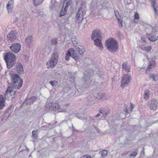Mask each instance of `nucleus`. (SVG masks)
Listing matches in <instances>:
<instances>
[{"instance_id": "8fccbe9b", "label": "nucleus", "mask_w": 158, "mask_h": 158, "mask_svg": "<svg viewBox=\"0 0 158 158\" xmlns=\"http://www.w3.org/2000/svg\"><path fill=\"white\" fill-rule=\"evenodd\" d=\"M86 77H87L86 76H85V75H84V79H85V83H87L88 82V80H86Z\"/></svg>"}, {"instance_id": "a18cd8bd", "label": "nucleus", "mask_w": 158, "mask_h": 158, "mask_svg": "<svg viewBox=\"0 0 158 158\" xmlns=\"http://www.w3.org/2000/svg\"><path fill=\"white\" fill-rule=\"evenodd\" d=\"M109 113V111H106V112H103V116L104 117H105Z\"/></svg>"}, {"instance_id": "c85d7f7f", "label": "nucleus", "mask_w": 158, "mask_h": 158, "mask_svg": "<svg viewBox=\"0 0 158 158\" xmlns=\"http://www.w3.org/2000/svg\"><path fill=\"white\" fill-rule=\"evenodd\" d=\"M71 56V57H72L75 60H77L79 58L78 54L76 53L75 50L74 51V52H73V54H72Z\"/></svg>"}, {"instance_id": "e2e57ef3", "label": "nucleus", "mask_w": 158, "mask_h": 158, "mask_svg": "<svg viewBox=\"0 0 158 158\" xmlns=\"http://www.w3.org/2000/svg\"><path fill=\"white\" fill-rule=\"evenodd\" d=\"M93 73H92V74H91L90 75H92V74Z\"/></svg>"}, {"instance_id": "bb28decb", "label": "nucleus", "mask_w": 158, "mask_h": 158, "mask_svg": "<svg viewBox=\"0 0 158 158\" xmlns=\"http://www.w3.org/2000/svg\"><path fill=\"white\" fill-rule=\"evenodd\" d=\"M98 95L99 96V98L101 100H105L106 98L105 93H98Z\"/></svg>"}, {"instance_id": "f8f14e48", "label": "nucleus", "mask_w": 158, "mask_h": 158, "mask_svg": "<svg viewBox=\"0 0 158 158\" xmlns=\"http://www.w3.org/2000/svg\"><path fill=\"white\" fill-rule=\"evenodd\" d=\"M49 109L52 110H57L59 108L60 106L57 103H52L48 104Z\"/></svg>"}, {"instance_id": "f3484780", "label": "nucleus", "mask_w": 158, "mask_h": 158, "mask_svg": "<svg viewBox=\"0 0 158 158\" xmlns=\"http://www.w3.org/2000/svg\"><path fill=\"white\" fill-rule=\"evenodd\" d=\"M93 40L94 41V44L99 47L101 50H102L103 49V45L100 40L97 38Z\"/></svg>"}, {"instance_id": "4be33fe9", "label": "nucleus", "mask_w": 158, "mask_h": 158, "mask_svg": "<svg viewBox=\"0 0 158 158\" xmlns=\"http://www.w3.org/2000/svg\"><path fill=\"white\" fill-rule=\"evenodd\" d=\"M125 109H124V111L126 113H128V114L129 113L131 112L132 110V109L133 108V105L132 104V103H130V110L127 109V106H125Z\"/></svg>"}, {"instance_id": "9b49d317", "label": "nucleus", "mask_w": 158, "mask_h": 158, "mask_svg": "<svg viewBox=\"0 0 158 158\" xmlns=\"http://www.w3.org/2000/svg\"><path fill=\"white\" fill-rule=\"evenodd\" d=\"M16 38V35L15 32L13 31H11L7 35V39L9 43L11 42L12 41L15 40Z\"/></svg>"}, {"instance_id": "e433bc0d", "label": "nucleus", "mask_w": 158, "mask_h": 158, "mask_svg": "<svg viewBox=\"0 0 158 158\" xmlns=\"http://www.w3.org/2000/svg\"><path fill=\"white\" fill-rule=\"evenodd\" d=\"M102 153V157H105L106 156L107 154V152L106 150H104L101 152Z\"/></svg>"}, {"instance_id": "cd10ccee", "label": "nucleus", "mask_w": 158, "mask_h": 158, "mask_svg": "<svg viewBox=\"0 0 158 158\" xmlns=\"http://www.w3.org/2000/svg\"><path fill=\"white\" fill-rule=\"evenodd\" d=\"M138 153V149H136L135 150V151H133V152L131 153L129 155V157H131V156H133L134 157Z\"/></svg>"}, {"instance_id": "9d476101", "label": "nucleus", "mask_w": 158, "mask_h": 158, "mask_svg": "<svg viewBox=\"0 0 158 158\" xmlns=\"http://www.w3.org/2000/svg\"><path fill=\"white\" fill-rule=\"evenodd\" d=\"M101 37V32L99 30H96L93 32L91 35V38L92 40L99 39Z\"/></svg>"}, {"instance_id": "58836bf2", "label": "nucleus", "mask_w": 158, "mask_h": 158, "mask_svg": "<svg viewBox=\"0 0 158 158\" xmlns=\"http://www.w3.org/2000/svg\"><path fill=\"white\" fill-rule=\"evenodd\" d=\"M115 15L116 17V19L120 18V15H119L118 12L116 10V11H114Z\"/></svg>"}, {"instance_id": "c03bdc74", "label": "nucleus", "mask_w": 158, "mask_h": 158, "mask_svg": "<svg viewBox=\"0 0 158 158\" xmlns=\"http://www.w3.org/2000/svg\"><path fill=\"white\" fill-rule=\"evenodd\" d=\"M51 3L52 4V6H50V8L52 9L53 7L54 6V5H55V3L56 2V1L55 0H51Z\"/></svg>"}, {"instance_id": "3c124183", "label": "nucleus", "mask_w": 158, "mask_h": 158, "mask_svg": "<svg viewBox=\"0 0 158 158\" xmlns=\"http://www.w3.org/2000/svg\"><path fill=\"white\" fill-rule=\"evenodd\" d=\"M146 47H144L143 45H141L140 46V48L143 50H145V48Z\"/></svg>"}, {"instance_id": "5fc2aeb1", "label": "nucleus", "mask_w": 158, "mask_h": 158, "mask_svg": "<svg viewBox=\"0 0 158 158\" xmlns=\"http://www.w3.org/2000/svg\"><path fill=\"white\" fill-rule=\"evenodd\" d=\"M47 48L48 49V50L47 52V54H49L50 52V49H49V48Z\"/></svg>"}, {"instance_id": "69168bd1", "label": "nucleus", "mask_w": 158, "mask_h": 158, "mask_svg": "<svg viewBox=\"0 0 158 158\" xmlns=\"http://www.w3.org/2000/svg\"><path fill=\"white\" fill-rule=\"evenodd\" d=\"M73 44H74V43H73Z\"/></svg>"}, {"instance_id": "7c9ffc66", "label": "nucleus", "mask_w": 158, "mask_h": 158, "mask_svg": "<svg viewBox=\"0 0 158 158\" xmlns=\"http://www.w3.org/2000/svg\"><path fill=\"white\" fill-rule=\"evenodd\" d=\"M152 6L153 8L154 11V15L156 16L157 15V11L158 9H157V7L156 6V4L153 5H152Z\"/></svg>"}, {"instance_id": "72a5a7b5", "label": "nucleus", "mask_w": 158, "mask_h": 158, "mask_svg": "<svg viewBox=\"0 0 158 158\" xmlns=\"http://www.w3.org/2000/svg\"><path fill=\"white\" fill-rule=\"evenodd\" d=\"M58 40L56 38L52 39L51 40V43L53 45H56L57 43Z\"/></svg>"}, {"instance_id": "c756f323", "label": "nucleus", "mask_w": 158, "mask_h": 158, "mask_svg": "<svg viewBox=\"0 0 158 158\" xmlns=\"http://www.w3.org/2000/svg\"><path fill=\"white\" fill-rule=\"evenodd\" d=\"M37 99L36 97L35 96L31 97L29 99V104H33L34 102H35Z\"/></svg>"}, {"instance_id": "ddd939ff", "label": "nucleus", "mask_w": 158, "mask_h": 158, "mask_svg": "<svg viewBox=\"0 0 158 158\" xmlns=\"http://www.w3.org/2000/svg\"><path fill=\"white\" fill-rule=\"evenodd\" d=\"M16 70L17 73L19 74H22L23 73V66L21 63L18 62L16 64Z\"/></svg>"}, {"instance_id": "20e7f679", "label": "nucleus", "mask_w": 158, "mask_h": 158, "mask_svg": "<svg viewBox=\"0 0 158 158\" xmlns=\"http://www.w3.org/2000/svg\"><path fill=\"white\" fill-rule=\"evenodd\" d=\"M11 82L13 83V87L14 88L19 89L22 85L23 81L19 76L17 74H14L11 75Z\"/></svg>"}, {"instance_id": "393cba45", "label": "nucleus", "mask_w": 158, "mask_h": 158, "mask_svg": "<svg viewBox=\"0 0 158 158\" xmlns=\"http://www.w3.org/2000/svg\"><path fill=\"white\" fill-rule=\"evenodd\" d=\"M127 63L126 62H124L122 65V68L127 72L130 71L129 68L127 66Z\"/></svg>"}, {"instance_id": "4c0bfd02", "label": "nucleus", "mask_w": 158, "mask_h": 158, "mask_svg": "<svg viewBox=\"0 0 158 158\" xmlns=\"http://www.w3.org/2000/svg\"><path fill=\"white\" fill-rule=\"evenodd\" d=\"M152 49V48L151 46H149L146 47L145 48V51L147 52H149Z\"/></svg>"}, {"instance_id": "a878e982", "label": "nucleus", "mask_w": 158, "mask_h": 158, "mask_svg": "<svg viewBox=\"0 0 158 158\" xmlns=\"http://www.w3.org/2000/svg\"><path fill=\"white\" fill-rule=\"evenodd\" d=\"M74 50L73 48H70L67 51L66 54L70 57H71L73 52H74Z\"/></svg>"}, {"instance_id": "39448f33", "label": "nucleus", "mask_w": 158, "mask_h": 158, "mask_svg": "<svg viewBox=\"0 0 158 158\" xmlns=\"http://www.w3.org/2000/svg\"><path fill=\"white\" fill-rule=\"evenodd\" d=\"M58 55L57 52L55 51L52 55L51 58L49 60V67L53 68L56 65L58 62Z\"/></svg>"}, {"instance_id": "b1692460", "label": "nucleus", "mask_w": 158, "mask_h": 158, "mask_svg": "<svg viewBox=\"0 0 158 158\" xmlns=\"http://www.w3.org/2000/svg\"><path fill=\"white\" fill-rule=\"evenodd\" d=\"M43 1V0H33V3L34 6H36L41 4Z\"/></svg>"}, {"instance_id": "2eb2a0df", "label": "nucleus", "mask_w": 158, "mask_h": 158, "mask_svg": "<svg viewBox=\"0 0 158 158\" xmlns=\"http://www.w3.org/2000/svg\"><path fill=\"white\" fill-rule=\"evenodd\" d=\"M14 2L13 0H11L9 1L6 6V8L8 10V12H10L12 11L14 7Z\"/></svg>"}, {"instance_id": "79ce46f5", "label": "nucleus", "mask_w": 158, "mask_h": 158, "mask_svg": "<svg viewBox=\"0 0 158 158\" xmlns=\"http://www.w3.org/2000/svg\"><path fill=\"white\" fill-rule=\"evenodd\" d=\"M77 118H79V119H81L84 121H85L86 120V118H85V117L83 118L82 116H81L79 115H78L77 116Z\"/></svg>"}, {"instance_id": "13d9d810", "label": "nucleus", "mask_w": 158, "mask_h": 158, "mask_svg": "<svg viewBox=\"0 0 158 158\" xmlns=\"http://www.w3.org/2000/svg\"><path fill=\"white\" fill-rule=\"evenodd\" d=\"M88 76H88L87 77H88V79H89V81H90L89 79H90V76L89 75H88Z\"/></svg>"}, {"instance_id": "4468645a", "label": "nucleus", "mask_w": 158, "mask_h": 158, "mask_svg": "<svg viewBox=\"0 0 158 158\" xmlns=\"http://www.w3.org/2000/svg\"><path fill=\"white\" fill-rule=\"evenodd\" d=\"M146 36L148 39L151 41L154 42L158 38L157 36L149 33H146Z\"/></svg>"}, {"instance_id": "052dcab7", "label": "nucleus", "mask_w": 158, "mask_h": 158, "mask_svg": "<svg viewBox=\"0 0 158 158\" xmlns=\"http://www.w3.org/2000/svg\"><path fill=\"white\" fill-rule=\"evenodd\" d=\"M144 151V149H143V151H142V152H143V151Z\"/></svg>"}, {"instance_id": "603ef678", "label": "nucleus", "mask_w": 158, "mask_h": 158, "mask_svg": "<svg viewBox=\"0 0 158 158\" xmlns=\"http://www.w3.org/2000/svg\"><path fill=\"white\" fill-rule=\"evenodd\" d=\"M119 24V27L121 28L123 27V23L122 22H120V23Z\"/></svg>"}, {"instance_id": "c9c22d12", "label": "nucleus", "mask_w": 158, "mask_h": 158, "mask_svg": "<svg viewBox=\"0 0 158 158\" xmlns=\"http://www.w3.org/2000/svg\"><path fill=\"white\" fill-rule=\"evenodd\" d=\"M77 50L79 54L81 55L84 53L85 51L84 49L80 48L78 47L77 48Z\"/></svg>"}, {"instance_id": "09e8293b", "label": "nucleus", "mask_w": 158, "mask_h": 158, "mask_svg": "<svg viewBox=\"0 0 158 158\" xmlns=\"http://www.w3.org/2000/svg\"><path fill=\"white\" fill-rule=\"evenodd\" d=\"M82 158H92L90 156L85 155L83 156Z\"/></svg>"}, {"instance_id": "473e14b6", "label": "nucleus", "mask_w": 158, "mask_h": 158, "mask_svg": "<svg viewBox=\"0 0 158 158\" xmlns=\"http://www.w3.org/2000/svg\"><path fill=\"white\" fill-rule=\"evenodd\" d=\"M38 131V130H34L32 131V135L33 138H37L38 137L37 135V134Z\"/></svg>"}, {"instance_id": "a211bd4d", "label": "nucleus", "mask_w": 158, "mask_h": 158, "mask_svg": "<svg viewBox=\"0 0 158 158\" xmlns=\"http://www.w3.org/2000/svg\"><path fill=\"white\" fill-rule=\"evenodd\" d=\"M33 41V37L31 35H29L27 36L25 39V43L27 45H30L31 42Z\"/></svg>"}, {"instance_id": "6e6552de", "label": "nucleus", "mask_w": 158, "mask_h": 158, "mask_svg": "<svg viewBox=\"0 0 158 158\" xmlns=\"http://www.w3.org/2000/svg\"><path fill=\"white\" fill-rule=\"evenodd\" d=\"M148 105L151 110H155L158 107V102L157 100L153 99L148 102Z\"/></svg>"}, {"instance_id": "37998d69", "label": "nucleus", "mask_w": 158, "mask_h": 158, "mask_svg": "<svg viewBox=\"0 0 158 158\" xmlns=\"http://www.w3.org/2000/svg\"><path fill=\"white\" fill-rule=\"evenodd\" d=\"M149 1L152 5L156 4V0H149Z\"/></svg>"}, {"instance_id": "f257e3e1", "label": "nucleus", "mask_w": 158, "mask_h": 158, "mask_svg": "<svg viewBox=\"0 0 158 158\" xmlns=\"http://www.w3.org/2000/svg\"><path fill=\"white\" fill-rule=\"evenodd\" d=\"M8 94L10 95L11 98L13 99L19 95V92L16 91L13 92L12 88L8 87L5 92L4 96L5 98H4L2 95L0 94V110L3 109L5 107V99H7Z\"/></svg>"}, {"instance_id": "680f3d73", "label": "nucleus", "mask_w": 158, "mask_h": 158, "mask_svg": "<svg viewBox=\"0 0 158 158\" xmlns=\"http://www.w3.org/2000/svg\"><path fill=\"white\" fill-rule=\"evenodd\" d=\"M65 4V3H64V5H63V7H64V4Z\"/></svg>"}, {"instance_id": "0eeeda50", "label": "nucleus", "mask_w": 158, "mask_h": 158, "mask_svg": "<svg viewBox=\"0 0 158 158\" xmlns=\"http://www.w3.org/2000/svg\"><path fill=\"white\" fill-rule=\"evenodd\" d=\"M85 13V11L82 8L80 7L76 16V19L77 20H81L82 21L83 19L84 15Z\"/></svg>"}, {"instance_id": "6e6d98bb", "label": "nucleus", "mask_w": 158, "mask_h": 158, "mask_svg": "<svg viewBox=\"0 0 158 158\" xmlns=\"http://www.w3.org/2000/svg\"><path fill=\"white\" fill-rule=\"evenodd\" d=\"M75 131H76L77 132H79L80 133H82V132H84V131H82L81 130H75Z\"/></svg>"}, {"instance_id": "864d4df0", "label": "nucleus", "mask_w": 158, "mask_h": 158, "mask_svg": "<svg viewBox=\"0 0 158 158\" xmlns=\"http://www.w3.org/2000/svg\"><path fill=\"white\" fill-rule=\"evenodd\" d=\"M117 19L118 20V23H120V22H122V20L120 19V18H119L118 19H118Z\"/></svg>"}, {"instance_id": "49530a36", "label": "nucleus", "mask_w": 158, "mask_h": 158, "mask_svg": "<svg viewBox=\"0 0 158 158\" xmlns=\"http://www.w3.org/2000/svg\"><path fill=\"white\" fill-rule=\"evenodd\" d=\"M37 14L41 16H43V12L42 11H38Z\"/></svg>"}, {"instance_id": "a19ab883", "label": "nucleus", "mask_w": 158, "mask_h": 158, "mask_svg": "<svg viewBox=\"0 0 158 158\" xmlns=\"http://www.w3.org/2000/svg\"><path fill=\"white\" fill-rule=\"evenodd\" d=\"M66 12V11H65L64 9H63V8L60 13L59 16H63Z\"/></svg>"}, {"instance_id": "423d86ee", "label": "nucleus", "mask_w": 158, "mask_h": 158, "mask_svg": "<svg viewBox=\"0 0 158 158\" xmlns=\"http://www.w3.org/2000/svg\"><path fill=\"white\" fill-rule=\"evenodd\" d=\"M131 79V77L130 75L128 74H124L121 81V87H124L127 86L130 83Z\"/></svg>"}, {"instance_id": "f03ea898", "label": "nucleus", "mask_w": 158, "mask_h": 158, "mask_svg": "<svg viewBox=\"0 0 158 158\" xmlns=\"http://www.w3.org/2000/svg\"><path fill=\"white\" fill-rule=\"evenodd\" d=\"M4 59L8 69L11 68L16 62L15 56L13 53L11 52L6 53L4 56Z\"/></svg>"}, {"instance_id": "7ed1b4c3", "label": "nucleus", "mask_w": 158, "mask_h": 158, "mask_svg": "<svg viewBox=\"0 0 158 158\" xmlns=\"http://www.w3.org/2000/svg\"><path fill=\"white\" fill-rule=\"evenodd\" d=\"M105 45L109 51L114 53L116 52L118 47L117 41L113 38L106 40Z\"/></svg>"}, {"instance_id": "f704fd0d", "label": "nucleus", "mask_w": 158, "mask_h": 158, "mask_svg": "<svg viewBox=\"0 0 158 158\" xmlns=\"http://www.w3.org/2000/svg\"><path fill=\"white\" fill-rule=\"evenodd\" d=\"M12 106H11L9 107L6 110V114L8 115L9 116L11 112V110L12 109Z\"/></svg>"}, {"instance_id": "aec40b11", "label": "nucleus", "mask_w": 158, "mask_h": 158, "mask_svg": "<svg viewBox=\"0 0 158 158\" xmlns=\"http://www.w3.org/2000/svg\"><path fill=\"white\" fill-rule=\"evenodd\" d=\"M65 2H66V3L64 9L65 11H67L69 6L72 4V2L71 0H65Z\"/></svg>"}, {"instance_id": "5701e85b", "label": "nucleus", "mask_w": 158, "mask_h": 158, "mask_svg": "<svg viewBox=\"0 0 158 158\" xmlns=\"http://www.w3.org/2000/svg\"><path fill=\"white\" fill-rule=\"evenodd\" d=\"M134 19L133 22L137 23L138 22V20L139 19V14L137 12H135L134 15Z\"/></svg>"}, {"instance_id": "de8ad7c7", "label": "nucleus", "mask_w": 158, "mask_h": 158, "mask_svg": "<svg viewBox=\"0 0 158 158\" xmlns=\"http://www.w3.org/2000/svg\"><path fill=\"white\" fill-rule=\"evenodd\" d=\"M70 56L66 55V56H65V60H67V61H68L70 59V58H69V57Z\"/></svg>"}, {"instance_id": "ea45409f", "label": "nucleus", "mask_w": 158, "mask_h": 158, "mask_svg": "<svg viewBox=\"0 0 158 158\" xmlns=\"http://www.w3.org/2000/svg\"><path fill=\"white\" fill-rule=\"evenodd\" d=\"M29 99L28 100H26L22 104V106H26L28 104H29V102L28 101Z\"/></svg>"}, {"instance_id": "bf43d9fd", "label": "nucleus", "mask_w": 158, "mask_h": 158, "mask_svg": "<svg viewBox=\"0 0 158 158\" xmlns=\"http://www.w3.org/2000/svg\"><path fill=\"white\" fill-rule=\"evenodd\" d=\"M99 112L101 114H103V112L101 110H99Z\"/></svg>"}, {"instance_id": "1a4fd4ad", "label": "nucleus", "mask_w": 158, "mask_h": 158, "mask_svg": "<svg viewBox=\"0 0 158 158\" xmlns=\"http://www.w3.org/2000/svg\"><path fill=\"white\" fill-rule=\"evenodd\" d=\"M21 45L18 43L14 44L10 47V50L15 53L19 52L21 50Z\"/></svg>"}, {"instance_id": "412c9836", "label": "nucleus", "mask_w": 158, "mask_h": 158, "mask_svg": "<svg viewBox=\"0 0 158 158\" xmlns=\"http://www.w3.org/2000/svg\"><path fill=\"white\" fill-rule=\"evenodd\" d=\"M149 78L152 79L153 81H156L158 80V75L155 73H151L149 75Z\"/></svg>"}, {"instance_id": "4d7b16f0", "label": "nucleus", "mask_w": 158, "mask_h": 158, "mask_svg": "<svg viewBox=\"0 0 158 158\" xmlns=\"http://www.w3.org/2000/svg\"><path fill=\"white\" fill-rule=\"evenodd\" d=\"M99 115H100L99 114H98L96 115L95 117H98L99 116Z\"/></svg>"}, {"instance_id": "0e129e2a", "label": "nucleus", "mask_w": 158, "mask_h": 158, "mask_svg": "<svg viewBox=\"0 0 158 158\" xmlns=\"http://www.w3.org/2000/svg\"><path fill=\"white\" fill-rule=\"evenodd\" d=\"M72 126L73 127V124H72Z\"/></svg>"}, {"instance_id": "2f4dec72", "label": "nucleus", "mask_w": 158, "mask_h": 158, "mask_svg": "<svg viewBox=\"0 0 158 158\" xmlns=\"http://www.w3.org/2000/svg\"><path fill=\"white\" fill-rule=\"evenodd\" d=\"M49 83L52 85V86H56L58 84V82L56 81H51Z\"/></svg>"}, {"instance_id": "6ab92c4d", "label": "nucleus", "mask_w": 158, "mask_h": 158, "mask_svg": "<svg viewBox=\"0 0 158 158\" xmlns=\"http://www.w3.org/2000/svg\"><path fill=\"white\" fill-rule=\"evenodd\" d=\"M150 92L148 89H146L144 91L143 98L145 100H148L149 98Z\"/></svg>"}, {"instance_id": "dca6fc26", "label": "nucleus", "mask_w": 158, "mask_h": 158, "mask_svg": "<svg viewBox=\"0 0 158 158\" xmlns=\"http://www.w3.org/2000/svg\"><path fill=\"white\" fill-rule=\"evenodd\" d=\"M156 65L155 61L154 59H151L149 60V64L146 69V70H148V69L152 68Z\"/></svg>"}]
</instances>
